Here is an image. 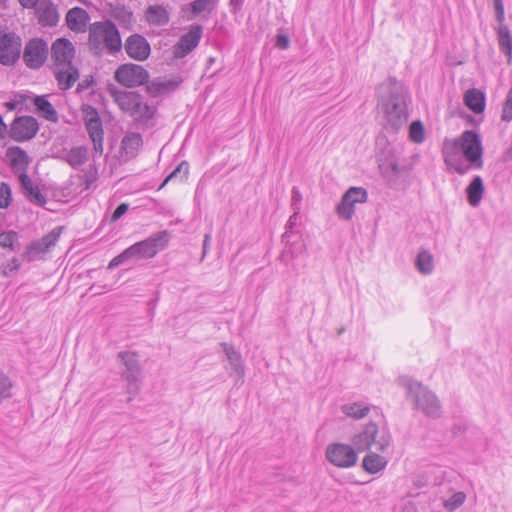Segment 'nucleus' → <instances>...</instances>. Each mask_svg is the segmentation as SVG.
Returning <instances> with one entry per match:
<instances>
[{
	"label": "nucleus",
	"instance_id": "1",
	"mask_svg": "<svg viewBox=\"0 0 512 512\" xmlns=\"http://www.w3.org/2000/svg\"><path fill=\"white\" fill-rule=\"evenodd\" d=\"M442 155L448 170L459 175H465L471 168L483 167L482 142L474 130L464 131L459 139H445Z\"/></svg>",
	"mask_w": 512,
	"mask_h": 512
},
{
	"label": "nucleus",
	"instance_id": "2",
	"mask_svg": "<svg viewBox=\"0 0 512 512\" xmlns=\"http://www.w3.org/2000/svg\"><path fill=\"white\" fill-rule=\"evenodd\" d=\"M87 45L91 54L97 57L105 53L116 55L123 47L120 32L111 20L95 21L89 25Z\"/></svg>",
	"mask_w": 512,
	"mask_h": 512
},
{
	"label": "nucleus",
	"instance_id": "3",
	"mask_svg": "<svg viewBox=\"0 0 512 512\" xmlns=\"http://www.w3.org/2000/svg\"><path fill=\"white\" fill-rule=\"evenodd\" d=\"M169 242V233L166 230L156 232L148 238L136 242L114 257L107 269L113 270L130 260H148L154 258L158 252L165 249Z\"/></svg>",
	"mask_w": 512,
	"mask_h": 512
},
{
	"label": "nucleus",
	"instance_id": "4",
	"mask_svg": "<svg viewBox=\"0 0 512 512\" xmlns=\"http://www.w3.org/2000/svg\"><path fill=\"white\" fill-rule=\"evenodd\" d=\"M408 94L402 87L391 90L389 98L383 103V128L391 134H397L408 121Z\"/></svg>",
	"mask_w": 512,
	"mask_h": 512
},
{
	"label": "nucleus",
	"instance_id": "5",
	"mask_svg": "<svg viewBox=\"0 0 512 512\" xmlns=\"http://www.w3.org/2000/svg\"><path fill=\"white\" fill-rule=\"evenodd\" d=\"M400 383L406 389L407 396L412 399L416 409H420L428 417L440 416L441 406L434 393L411 378L402 377Z\"/></svg>",
	"mask_w": 512,
	"mask_h": 512
},
{
	"label": "nucleus",
	"instance_id": "6",
	"mask_svg": "<svg viewBox=\"0 0 512 512\" xmlns=\"http://www.w3.org/2000/svg\"><path fill=\"white\" fill-rule=\"evenodd\" d=\"M391 443V435L386 427H379L374 422L366 424L362 431L352 438L354 447L362 452L374 447L378 451H385Z\"/></svg>",
	"mask_w": 512,
	"mask_h": 512
},
{
	"label": "nucleus",
	"instance_id": "7",
	"mask_svg": "<svg viewBox=\"0 0 512 512\" xmlns=\"http://www.w3.org/2000/svg\"><path fill=\"white\" fill-rule=\"evenodd\" d=\"M121 365V378L126 382V391L130 396L128 402L132 401L140 390L142 382V367L139 355L134 351H121L117 355Z\"/></svg>",
	"mask_w": 512,
	"mask_h": 512
},
{
	"label": "nucleus",
	"instance_id": "8",
	"mask_svg": "<svg viewBox=\"0 0 512 512\" xmlns=\"http://www.w3.org/2000/svg\"><path fill=\"white\" fill-rule=\"evenodd\" d=\"M63 227L58 226L38 240L29 243L21 255L23 261L28 263L44 259L45 255L56 245Z\"/></svg>",
	"mask_w": 512,
	"mask_h": 512
},
{
	"label": "nucleus",
	"instance_id": "9",
	"mask_svg": "<svg viewBox=\"0 0 512 512\" xmlns=\"http://www.w3.org/2000/svg\"><path fill=\"white\" fill-rule=\"evenodd\" d=\"M114 78L119 84L133 88L146 84L149 80V72L141 65L126 63L116 69Z\"/></svg>",
	"mask_w": 512,
	"mask_h": 512
},
{
	"label": "nucleus",
	"instance_id": "10",
	"mask_svg": "<svg viewBox=\"0 0 512 512\" xmlns=\"http://www.w3.org/2000/svg\"><path fill=\"white\" fill-rule=\"evenodd\" d=\"M22 40L13 33L7 32L0 36V64L3 66H12L20 58Z\"/></svg>",
	"mask_w": 512,
	"mask_h": 512
},
{
	"label": "nucleus",
	"instance_id": "11",
	"mask_svg": "<svg viewBox=\"0 0 512 512\" xmlns=\"http://www.w3.org/2000/svg\"><path fill=\"white\" fill-rule=\"evenodd\" d=\"M368 194L362 187H350L342 196L336 207V212L341 219L350 220L355 212V204L365 203Z\"/></svg>",
	"mask_w": 512,
	"mask_h": 512
},
{
	"label": "nucleus",
	"instance_id": "12",
	"mask_svg": "<svg viewBox=\"0 0 512 512\" xmlns=\"http://www.w3.org/2000/svg\"><path fill=\"white\" fill-rule=\"evenodd\" d=\"M48 55V45L40 38H33L26 43L23 52V61L30 69H39L43 66Z\"/></svg>",
	"mask_w": 512,
	"mask_h": 512
},
{
	"label": "nucleus",
	"instance_id": "13",
	"mask_svg": "<svg viewBox=\"0 0 512 512\" xmlns=\"http://www.w3.org/2000/svg\"><path fill=\"white\" fill-rule=\"evenodd\" d=\"M39 130L38 121L32 116L16 117L10 125L9 136L16 142L31 140Z\"/></svg>",
	"mask_w": 512,
	"mask_h": 512
},
{
	"label": "nucleus",
	"instance_id": "14",
	"mask_svg": "<svg viewBox=\"0 0 512 512\" xmlns=\"http://www.w3.org/2000/svg\"><path fill=\"white\" fill-rule=\"evenodd\" d=\"M326 457L330 463L341 468L352 467L357 462L356 451L350 445L342 443L328 445Z\"/></svg>",
	"mask_w": 512,
	"mask_h": 512
},
{
	"label": "nucleus",
	"instance_id": "15",
	"mask_svg": "<svg viewBox=\"0 0 512 512\" xmlns=\"http://www.w3.org/2000/svg\"><path fill=\"white\" fill-rule=\"evenodd\" d=\"M203 34L201 25L194 24L189 27L187 33L182 35L173 47V56L182 59L192 52L199 44Z\"/></svg>",
	"mask_w": 512,
	"mask_h": 512
},
{
	"label": "nucleus",
	"instance_id": "16",
	"mask_svg": "<svg viewBox=\"0 0 512 512\" xmlns=\"http://www.w3.org/2000/svg\"><path fill=\"white\" fill-rule=\"evenodd\" d=\"M124 49L129 58L142 62L149 58L151 46L148 40L141 34H131L124 43Z\"/></svg>",
	"mask_w": 512,
	"mask_h": 512
},
{
	"label": "nucleus",
	"instance_id": "17",
	"mask_svg": "<svg viewBox=\"0 0 512 512\" xmlns=\"http://www.w3.org/2000/svg\"><path fill=\"white\" fill-rule=\"evenodd\" d=\"M54 67L71 65L75 56L73 44L66 38L57 39L51 47Z\"/></svg>",
	"mask_w": 512,
	"mask_h": 512
},
{
	"label": "nucleus",
	"instance_id": "18",
	"mask_svg": "<svg viewBox=\"0 0 512 512\" xmlns=\"http://www.w3.org/2000/svg\"><path fill=\"white\" fill-rule=\"evenodd\" d=\"M157 108L144 101L143 96L139 100L137 108L133 109L130 116L133 118L136 126L141 129H148L154 126Z\"/></svg>",
	"mask_w": 512,
	"mask_h": 512
},
{
	"label": "nucleus",
	"instance_id": "19",
	"mask_svg": "<svg viewBox=\"0 0 512 512\" xmlns=\"http://www.w3.org/2000/svg\"><path fill=\"white\" fill-rule=\"evenodd\" d=\"M109 92L118 107L125 113L131 114L133 109L139 105L142 95L133 91H122L117 88H110Z\"/></svg>",
	"mask_w": 512,
	"mask_h": 512
},
{
	"label": "nucleus",
	"instance_id": "20",
	"mask_svg": "<svg viewBox=\"0 0 512 512\" xmlns=\"http://www.w3.org/2000/svg\"><path fill=\"white\" fill-rule=\"evenodd\" d=\"M54 77L60 90H69L79 79V70L73 64L58 66L53 69Z\"/></svg>",
	"mask_w": 512,
	"mask_h": 512
},
{
	"label": "nucleus",
	"instance_id": "21",
	"mask_svg": "<svg viewBox=\"0 0 512 512\" xmlns=\"http://www.w3.org/2000/svg\"><path fill=\"white\" fill-rule=\"evenodd\" d=\"M142 146L143 139L141 134L137 132H128L121 140V157L125 161L135 158L138 155Z\"/></svg>",
	"mask_w": 512,
	"mask_h": 512
},
{
	"label": "nucleus",
	"instance_id": "22",
	"mask_svg": "<svg viewBox=\"0 0 512 512\" xmlns=\"http://www.w3.org/2000/svg\"><path fill=\"white\" fill-rule=\"evenodd\" d=\"M89 158V151L86 146H74L70 149H64L60 159L65 161L73 169H80Z\"/></svg>",
	"mask_w": 512,
	"mask_h": 512
},
{
	"label": "nucleus",
	"instance_id": "23",
	"mask_svg": "<svg viewBox=\"0 0 512 512\" xmlns=\"http://www.w3.org/2000/svg\"><path fill=\"white\" fill-rule=\"evenodd\" d=\"M180 83L181 81L177 79H164L158 77L151 81L148 80L146 83V91L150 96L158 97L160 95L174 91Z\"/></svg>",
	"mask_w": 512,
	"mask_h": 512
},
{
	"label": "nucleus",
	"instance_id": "24",
	"mask_svg": "<svg viewBox=\"0 0 512 512\" xmlns=\"http://www.w3.org/2000/svg\"><path fill=\"white\" fill-rule=\"evenodd\" d=\"M89 15L86 10L80 7L70 9L66 14V24L74 32L86 31Z\"/></svg>",
	"mask_w": 512,
	"mask_h": 512
},
{
	"label": "nucleus",
	"instance_id": "25",
	"mask_svg": "<svg viewBox=\"0 0 512 512\" xmlns=\"http://www.w3.org/2000/svg\"><path fill=\"white\" fill-rule=\"evenodd\" d=\"M145 20L152 26H165L170 21V14L163 5L153 4L146 8Z\"/></svg>",
	"mask_w": 512,
	"mask_h": 512
},
{
	"label": "nucleus",
	"instance_id": "26",
	"mask_svg": "<svg viewBox=\"0 0 512 512\" xmlns=\"http://www.w3.org/2000/svg\"><path fill=\"white\" fill-rule=\"evenodd\" d=\"M499 50L506 56L507 64H512V33L506 24L498 25L495 29Z\"/></svg>",
	"mask_w": 512,
	"mask_h": 512
},
{
	"label": "nucleus",
	"instance_id": "27",
	"mask_svg": "<svg viewBox=\"0 0 512 512\" xmlns=\"http://www.w3.org/2000/svg\"><path fill=\"white\" fill-rule=\"evenodd\" d=\"M19 181L30 202L39 206H44L46 204L45 196L41 193L39 187L33 184L32 180L25 172L19 175Z\"/></svg>",
	"mask_w": 512,
	"mask_h": 512
},
{
	"label": "nucleus",
	"instance_id": "28",
	"mask_svg": "<svg viewBox=\"0 0 512 512\" xmlns=\"http://www.w3.org/2000/svg\"><path fill=\"white\" fill-rule=\"evenodd\" d=\"M220 346L223 348L227 360L229 361L230 369L238 378H243L245 370L240 352L225 342L220 343Z\"/></svg>",
	"mask_w": 512,
	"mask_h": 512
},
{
	"label": "nucleus",
	"instance_id": "29",
	"mask_svg": "<svg viewBox=\"0 0 512 512\" xmlns=\"http://www.w3.org/2000/svg\"><path fill=\"white\" fill-rule=\"evenodd\" d=\"M85 128L88 135L93 143L94 152L96 155L101 156L103 154V139L104 131L102 127L101 119L98 121H92L85 124Z\"/></svg>",
	"mask_w": 512,
	"mask_h": 512
},
{
	"label": "nucleus",
	"instance_id": "30",
	"mask_svg": "<svg viewBox=\"0 0 512 512\" xmlns=\"http://www.w3.org/2000/svg\"><path fill=\"white\" fill-rule=\"evenodd\" d=\"M33 103L42 118L53 123L58 122V113L46 96H36Z\"/></svg>",
	"mask_w": 512,
	"mask_h": 512
},
{
	"label": "nucleus",
	"instance_id": "31",
	"mask_svg": "<svg viewBox=\"0 0 512 512\" xmlns=\"http://www.w3.org/2000/svg\"><path fill=\"white\" fill-rule=\"evenodd\" d=\"M464 103L474 113H482L485 109L484 93L478 89H470L464 95Z\"/></svg>",
	"mask_w": 512,
	"mask_h": 512
},
{
	"label": "nucleus",
	"instance_id": "32",
	"mask_svg": "<svg viewBox=\"0 0 512 512\" xmlns=\"http://www.w3.org/2000/svg\"><path fill=\"white\" fill-rule=\"evenodd\" d=\"M379 170L390 187H395L400 177V167L395 160L379 163Z\"/></svg>",
	"mask_w": 512,
	"mask_h": 512
},
{
	"label": "nucleus",
	"instance_id": "33",
	"mask_svg": "<svg viewBox=\"0 0 512 512\" xmlns=\"http://www.w3.org/2000/svg\"><path fill=\"white\" fill-rule=\"evenodd\" d=\"M467 199L471 206L476 207L482 200L484 193L483 180L480 176H475L466 189Z\"/></svg>",
	"mask_w": 512,
	"mask_h": 512
},
{
	"label": "nucleus",
	"instance_id": "34",
	"mask_svg": "<svg viewBox=\"0 0 512 512\" xmlns=\"http://www.w3.org/2000/svg\"><path fill=\"white\" fill-rule=\"evenodd\" d=\"M38 20L43 26H55L58 23L59 15L56 7L51 4H45L38 8Z\"/></svg>",
	"mask_w": 512,
	"mask_h": 512
},
{
	"label": "nucleus",
	"instance_id": "35",
	"mask_svg": "<svg viewBox=\"0 0 512 512\" xmlns=\"http://www.w3.org/2000/svg\"><path fill=\"white\" fill-rule=\"evenodd\" d=\"M387 465V460L378 454H367L362 462V466L370 474H375L383 470Z\"/></svg>",
	"mask_w": 512,
	"mask_h": 512
},
{
	"label": "nucleus",
	"instance_id": "36",
	"mask_svg": "<svg viewBox=\"0 0 512 512\" xmlns=\"http://www.w3.org/2000/svg\"><path fill=\"white\" fill-rule=\"evenodd\" d=\"M415 267L423 275L432 273L434 269L433 255L427 250L420 251L415 259Z\"/></svg>",
	"mask_w": 512,
	"mask_h": 512
},
{
	"label": "nucleus",
	"instance_id": "37",
	"mask_svg": "<svg viewBox=\"0 0 512 512\" xmlns=\"http://www.w3.org/2000/svg\"><path fill=\"white\" fill-rule=\"evenodd\" d=\"M282 242L285 243L284 254H289L292 258H295L306 251V245L302 240V235H300V238L282 239Z\"/></svg>",
	"mask_w": 512,
	"mask_h": 512
},
{
	"label": "nucleus",
	"instance_id": "38",
	"mask_svg": "<svg viewBox=\"0 0 512 512\" xmlns=\"http://www.w3.org/2000/svg\"><path fill=\"white\" fill-rule=\"evenodd\" d=\"M20 235L13 231L7 230L0 233V247L9 249L10 251H18L20 247Z\"/></svg>",
	"mask_w": 512,
	"mask_h": 512
},
{
	"label": "nucleus",
	"instance_id": "39",
	"mask_svg": "<svg viewBox=\"0 0 512 512\" xmlns=\"http://www.w3.org/2000/svg\"><path fill=\"white\" fill-rule=\"evenodd\" d=\"M370 410V407L362 402H355L350 404H345L342 406V412L354 419H361L365 417Z\"/></svg>",
	"mask_w": 512,
	"mask_h": 512
},
{
	"label": "nucleus",
	"instance_id": "40",
	"mask_svg": "<svg viewBox=\"0 0 512 512\" xmlns=\"http://www.w3.org/2000/svg\"><path fill=\"white\" fill-rule=\"evenodd\" d=\"M421 477L425 478L426 480H444L447 477L452 478V476L448 475L446 468L435 464L428 465L422 472Z\"/></svg>",
	"mask_w": 512,
	"mask_h": 512
},
{
	"label": "nucleus",
	"instance_id": "41",
	"mask_svg": "<svg viewBox=\"0 0 512 512\" xmlns=\"http://www.w3.org/2000/svg\"><path fill=\"white\" fill-rule=\"evenodd\" d=\"M300 213H294L289 217L286 225L285 232L282 234V239L300 238V231L297 229Z\"/></svg>",
	"mask_w": 512,
	"mask_h": 512
},
{
	"label": "nucleus",
	"instance_id": "42",
	"mask_svg": "<svg viewBox=\"0 0 512 512\" xmlns=\"http://www.w3.org/2000/svg\"><path fill=\"white\" fill-rule=\"evenodd\" d=\"M466 500V494L461 491L454 492L450 497L443 500V507L448 512L458 509Z\"/></svg>",
	"mask_w": 512,
	"mask_h": 512
},
{
	"label": "nucleus",
	"instance_id": "43",
	"mask_svg": "<svg viewBox=\"0 0 512 512\" xmlns=\"http://www.w3.org/2000/svg\"><path fill=\"white\" fill-rule=\"evenodd\" d=\"M409 138L416 144H421L425 140V130L420 120L413 121L409 127Z\"/></svg>",
	"mask_w": 512,
	"mask_h": 512
},
{
	"label": "nucleus",
	"instance_id": "44",
	"mask_svg": "<svg viewBox=\"0 0 512 512\" xmlns=\"http://www.w3.org/2000/svg\"><path fill=\"white\" fill-rule=\"evenodd\" d=\"M9 156L12 167H26L28 165V155L19 147L9 149Z\"/></svg>",
	"mask_w": 512,
	"mask_h": 512
},
{
	"label": "nucleus",
	"instance_id": "45",
	"mask_svg": "<svg viewBox=\"0 0 512 512\" xmlns=\"http://www.w3.org/2000/svg\"><path fill=\"white\" fill-rule=\"evenodd\" d=\"M12 201L11 189L6 182L0 183V208H7Z\"/></svg>",
	"mask_w": 512,
	"mask_h": 512
},
{
	"label": "nucleus",
	"instance_id": "46",
	"mask_svg": "<svg viewBox=\"0 0 512 512\" xmlns=\"http://www.w3.org/2000/svg\"><path fill=\"white\" fill-rule=\"evenodd\" d=\"M213 7V0H194L191 3V10L195 15L204 11H210Z\"/></svg>",
	"mask_w": 512,
	"mask_h": 512
},
{
	"label": "nucleus",
	"instance_id": "47",
	"mask_svg": "<svg viewBox=\"0 0 512 512\" xmlns=\"http://www.w3.org/2000/svg\"><path fill=\"white\" fill-rule=\"evenodd\" d=\"M302 194L300 190L294 186L291 190V209L294 213H300L302 208Z\"/></svg>",
	"mask_w": 512,
	"mask_h": 512
},
{
	"label": "nucleus",
	"instance_id": "48",
	"mask_svg": "<svg viewBox=\"0 0 512 512\" xmlns=\"http://www.w3.org/2000/svg\"><path fill=\"white\" fill-rule=\"evenodd\" d=\"M501 118L506 122L512 121V87L509 89L506 95Z\"/></svg>",
	"mask_w": 512,
	"mask_h": 512
},
{
	"label": "nucleus",
	"instance_id": "49",
	"mask_svg": "<svg viewBox=\"0 0 512 512\" xmlns=\"http://www.w3.org/2000/svg\"><path fill=\"white\" fill-rule=\"evenodd\" d=\"M82 113H83V116H84L85 124L86 123H90L92 121L100 120V117H99L97 109L94 108L93 106L89 105V104H83L82 105Z\"/></svg>",
	"mask_w": 512,
	"mask_h": 512
},
{
	"label": "nucleus",
	"instance_id": "50",
	"mask_svg": "<svg viewBox=\"0 0 512 512\" xmlns=\"http://www.w3.org/2000/svg\"><path fill=\"white\" fill-rule=\"evenodd\" d=\"M189 171L188 162L182 161L177 165V167L166 177L161 187H163L168 181L175 178L179 173H183V177L186 178Z\"/></svg>",
	"mask_w": 512,
	"mask_h": 512
},
{
	"label": "nucleus",
	"instance_id": "51",
	"mask_svg": "<svg viewBox=\"0 0 512 512\" xmlns=\"http://www.w3.org/2000/svg\"><path fill=\"white\" fill-rule=\"evenodd\" d=\"M494 2V9L496 14V20L499 23V25L504 24L505 20V11H504V5L502 0H493Z\"/></svg>",
	"mask_w": 512,
	"mask_h": 512
},
{
	"label": "nucleus",
	"instance_id": "52",
	"mask_svg": "<svg viewBox=\"0 0 512 512\" xmlns=\"http://www.w3.org/2000/svg\"><path fill=\"white\" fill-rule=\"evenodd\" d=\"M129 209V204L127 203H121L115 211L112 213L110 222L115 223L117 222Z\"/></svg>",
	"mask_w": 512,
	"mask_h": 512
},
{
	"label": "nucleus",
	"instance_id": "53",
	"mask_svg": "<svg viewBox=\"0 0 512 512\" xmlns=\"http://www.w3.org/2000/svg\"><path fill=\"white\" fill-rule=\"evenodd\" d=\"M95 85L93 76L85 77L81 82L78 83L76 91L81 93Z\"/></svg>",
	"mask_w": 512,
	"mask_h": 512
},
{
	"label": "nucleus",
	"instance_id": "54",
	"mask_svg": "<svg viewBox=\"0 0 512 512\" xmlns=\"http://www.w3.org/2000/svg\"><path fill=\"white\" fill-rule=\"evenodd\" d=\"M20 261L18 258L13 257L9 263L6 265L4 270V275L8 276L9 274L16 272L20 269Z\"/></svg>",
	"mask_w": 512,
	"mask_h": 512
},
{
	"label": "nucleus",
	"instance_id": "55",
	"mask_svg": "<svg viewBox=\"0 0 512 512\" xmlns=\"http://www.w3.org/2000/svg\"><path fill=\"white\" fill-rule=\"evenodd\" d=\"M289 44H290V40H289V37L285 34H278L276 36V42H275V45L279 48V49H287L289 47Z\"/></svg>",
	"mask_w": 512,
	"mask_h": 512
},
{
	"label": "nucleus",
	"instance_id": "56",
	"mask_svg": "<svg viewBox=\"0 0 512 512\" xmlns=\"http://www.w3.org/2000/svg\"><path fill=\"white\" fill-rule=\"evenodd\" d=\"M83 179H84L85 189H89L90 186L97 179V172L96 171H89V172L84 174Z\"/></svg>",
	"mask_w": 512,
	"mask_h": 512
},
{
	"label": "nucleus",
	"instance_id": "57",
	"mask_svg": "<svg viewBox=\"0 0 512 512\" xmlns=\"http://www.w3.org/2000/svg\"><path fill=\"white\" fill-rule=\"evenodd\" d=\"M210 242H211L210 234H205L204 240H203V254H202L201 260H203L205 258L208 248H209V245H210Z\"/></svg>",
	"mask_w": 512,
	"mask_h": 512
},
{
	"label": "nucleus",
	"instance_id": "58",
	"mask_svg": "<svg viewBox=\"0 0 512 512\" xmlns=\"http://www.w3.org/2000/svg\"><path fill=\"white\" fill-rule=\"evenodd\" d=\"M7 133L9 134V130H7V125L5 124L3 117L0 115V138L4 139Z\"/></svg>",
	"mask_w": 512,
	"mask_h": 512
},
{
	"label": "nucleus",
	"instance_id": "59",
	"mask_svg": "<svg viewBox=\"0 0 512 512\" xmlns=\"http://www.w3.org/2000/svg\"><path fill=\"white\" fill-rule=\"evenodd\" d=\"M18 1L24 8H34V7H36V5L38 3V0H18Z\"/></svg>",
	"mask_w": 512,
	"mask_h": 512
},
{
	"label": "nucleus",
	"instance_id": "60",
	"mask_svg": "<svg viewBox=\"0 0 512 512\" xmlns=\"http://www.w3.org/2000/svg\"><path fill=\"white\" fill-rule=\"evenodd\" d=\"M20 104V101H8L5 103V106L6 108L9 110V111H14L17 109L18 105Z\"/></svg>",
	"mask_w": 512,
	"mask_h": 512
},
{
	"label": "nucleus",
	"instance_id": "61",
	"mask_svg": "<svg viewBox=\"0 0 512 512\" xmlns=\"http://www.w3.org/2000/svg\"><path fill=\"white\" fill-rule=\"evenodd\" d=\"M121 14H122L123 21H130L132 18V12H129L125 9H122Z\"/></svg>",
	"mask_w": 512,
	"mask_h": 512
},
{
	"label": "nucleus",
	"instance_id": "62",
	"mask_svg": "<svg viewBox=\"0 0 512 512\" xmlns=\"http://www.w3.org/2000/svg\"><path fill=\"white\" fill-rule=\"evenodd\" d=\"M244 0H230V5L234 8H241Z\"/></svg>",
	"mask_w": 512,
	"mask_h": 512
},
{
	"label": "nucleus",
	"instance_id": "63",
	"mask_svg": "<svg viewBox=\"0 0 512 512\" xmlns=\"http://www.w3.org/2000/svg\"><path fill=\"white\" fill-rule=\"evenodd\" d=\"M405 509L407 510V512H416V508L414 505L406 506Z\"/></svg>",
	"mask_w": 512,
	"mask_h": 512
},
{
	"label": "nucleus",
	"instance_id": "64",
	"mask_svg": "<svg viewBox=\"0 0 512 512\" xmlns=\"http://www.w3.org/2000/svg\"><path fill=\"white\" fill-rule=\"evenodd\" d=\"M7 0H0V4L5 3Z\"/></svg>",
	"mask_w": 512,
	"mask_h": 512
}]
</instances>
